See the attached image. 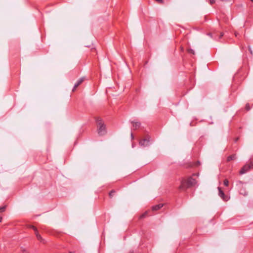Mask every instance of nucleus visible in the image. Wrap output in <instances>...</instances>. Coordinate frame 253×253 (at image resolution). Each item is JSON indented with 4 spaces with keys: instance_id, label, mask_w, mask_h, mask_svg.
Instances as JSON below:
<instances>
[{
    "instance_id": "f257e3e1",
    "label": "nucleus",
    "mask_w": 253,
    "mask_h": 253,
    "mask_svg": "<svg viewBox=\"0 0 253 253\" xmlns=\"http://www.w3.org/2000/svg\"><path fill=\"white\" fill-rule=\"evenodd\" d=\"M199 174H193L192 176L187 177H183L181 180V183L179 186V189L185 190L188 188L194 186L197 184V180L193 178V176H198Z\"/></svg>"
},
{
    "instance_id": "f03ea898",
    "label": "nucleus",
    "mask_w": 253,
    "mask_h": 253,
    "mask_svg": "<svg viewBox=\"0 0 253 253\" xmlns=\"http://www.w3.org/2000/svg\"><path fill=\"white\" fill-rule=\"evenodd\" d=\"M97 127V132L99 135H102L106 133V125L100 117L95 118Z\"/></svg>"
},
{
    "instance_id": "7ed1b4c3",
    "label": "nucleus",
    "mask_w": 253,
    "mask_h": 253,
    "mask_svg": "<svg viewBox=\"0 0 253 253\" xmlns=\"http://www.w3.org/2000/svg\"><path fill=\"white\" fill-rule=\"evenodd\" d=\"M253 169V161L252 160L249 161V162L245 164L240 169L239 171V174L242 175L243 174L248 171H249L250 169Z\"/></svg>"
},
{
    "instance_id": "20e7f679",
    "label": "nucleus",
    "mask_w": 253,
    "mask_h": 253,
    "mask_svg": "<svg viewBox=\"0 0 253 253\" xmlns=\"http://www.w3.org/2000/svg\"><path fill=\"white\" fill-rule=\"evenodd\" d=\"M150 136L148 134L145 135V137L139 141V144L141 146L146 147L150 145Z\"/></svg>"
},
{
    "instance_id": "39448f33",
    "label": "nucleus",
    "mask_w": 253,
    "mask_h": 253,
    "mask_svg": "<svg viewBox=\"0 0 253 253\" xmlns=\"http://www.w3.org/2000/svg\"><path fill=\"white\" fill-rule=\"evenodd\" d=\"M218 195L219 196L225 201H227L229 200L228 196L226 195L224 192L222 190L221 188L219 187H218Z\"/></svg>"
},
{
    "instance_id": "423d86ee",
    "label": "nucleus",
    "mask_w": 253,
    "mask_h": 253,
    "mask_svg": "<svg viewBox=\"0 0 253 253\" xmlns=\"http://www.w3.org/2000/svg\"><path fill=\"white\" fill-rule=\"evenodd\" d=\"M85 78L84 77H82L79 79L77 83L75 84L74 87L72 89L73 91H75L76 89V88L80 85L84 81Z\"/></svg>"
},
{
    "instance_id": "0eeeda50",
    "label": "nucleus",
    "mask_w": 253,
    "mask_h": 253,
    "mask_svg": "<svg viewBox=\"0 0 253 253\" xmlns=\"http://www.w3.org/2000/svg\"><path fill=\"white\" fill-rule=\"evenodd\" d=\"M131 123L132 125L133 129L136 130L138 129L141 126V123L139 122L132 121Z\"/></svg>"
},
{
    "instance_id": "6e6552de",
    "label": "nucleus",
    "mask_w": 253,
    "mask_h": 253,
    "mask_svg": "<svg viewBox=\"0 0 253 253\" xmlns=\"http://www.w3.org/2000/svg\"><path fill=\"white\" fill-rule=\"evenodd\" d=\"M163 207V204H159L158 205L154 206L152 207V210L153 211H158Z\"/></svg>"
},
{
    "instance_id": "1a4fd4ad",
    "label": "nucleus",
    "mask_w": 253,
    "mask_h": 253,
    "mask_svg": "<svg viewBox=\"0 0 253 253\" xmlns=\"http://www.w3.org/2000/svg\"><path fill=\"white\" fill-rule=\"evenodd\" d=\"M237 158L236 154H232L227 158V162H229L232 160H235Z\"/></svg>"
},
{
    "instance_id": "9d476101",
    "label": "nucleus",
    "mask_w": 253,
    "mask_h": 253,
    "mask_svg": "<svg viewBox=\"0 0 253 253\" xmlns=\"http://www.w3.org/2000/svg\"><path fill=\"white\" fill-rule=\"evenodd\" d=\"M35 235L36 236V237L37 239L40 241L41 242L44 243V240L42 239V236L39 234L38 231H37L35 232Z\"/></svg>"
},
{
    "instance_id": "9b49d317",
    "label": "nucleus",
    "mask_w": 253,
    "mask_h": 253,
    "mask_svg": "<svg viewBox=\"0 0 253 253\" xmlns=\"http://www.w3.org/2000/svg\"><path fill=\"white\" fill-rule=\"evenodd\" d=\"M200 165V162L199 161H197L196 162H192L189 164V166L190 167H197Z\"/></svg>"
},
{
    "instance_id": "f8f14e48",
    "label": "nucleus",
    "mask_w": 253,
    "mask_h": 253,
    "mask_svg": "<svg viewBox=\"0 0 253 253\" xmlns=\"http://www.w3.org/2000/svg\"><path fill=\"white\" fill-rule=\"evenodd\" d=\"M21 253H30V251L26 248L21 247L20 248Z\"/></svg>"
},
{
    "instance_id": "ddd939ff",
    "label": "nucleus",
    "mask_w": 253,
    "mask_h": 253,
    "mask_svg": "<svg viewBox=\"0 0 253 253\" xmlns=\"http://www.w3.org/2000/svg\"><path fill=\"white\" fill-rule=\"evenodd\" d=\"M28 228L32 229L33 230H34L35 231V232H36L37 231H38L37 227L32 225H28Z\"/></svg>"
},
{
    "instance_id": "4468645a",
    "label": "nucleus",
    "mask_w": 253,
    "mask_h": 253,
    "mask_svg": "<svg viewBox=\"0 0 253 253\" xmlns=\"http://www.w3.org/2000/svg\"><path fill=\"white\" fill-rule=\"evenodd\" d=\"M147 214H148V211H145V212H144L143 214H142L140 216L139 218L141 219V218H145V217H146L147 216Z\"/></svg>"
},
{
    "instance_id": "2eb2a0df",
    "label": "nucleus",
    "mask_w": 253,
    "mask_h": 253,
    "mask_svg": "<svg viewBox=\"0 0 253 253\" xmlns=\"http://www.w3.org/2000/svg\"><path fill=\"white\" fill-rule=\"evenodd\" d=\"M115 193V190H111L110 192V193H109V197L110 198H112L113 197Z\"/></svg>"
},
{
    "instance_id": "dca6fc26",
    "label": "nucleus",
    "mask_w": 253,
    "mask_h": 253,
    "mask_svg": "<svg viewBox=\"0 0 253 253\" xmlns=\"http://www.w3.org/2000/svg\"><path fill=\"white\" fill-rule=\"evenodd\" d=\"M187 52L190 53V54H192L193 55H194L195 54V51H194V50H193L192 49H191V48H189L187 49Z\"/></svg>"
},
{
    "instance_id": "f3484780",
    "label": "nucleus",
    "mask_w": 253,
    "mask_h": 253,
    "mask_svg": "<svg viewBox=\"0 0 253 253\" xmlns=\"http://www.w3.org/2000/svg\"><path fill=\"white\" fill-rule=\"evenodd\" d=\"M223 184L225 186H228L229 185V181L228 180V179H224L223 181Z\"/></svg>"
},
{
    "instance_id": "a211bd4d",
    "label": "nucleus",
    "mask_w": 253,
    "mask_h": 253,
    "mask_svg": "<svg viewBox=\"0 0 253 253\" xmlns=\"http://www.w3.org/2000/svg\"><path fill=\"white\" fill-rule=\"evenodd\" d=\"M245 109L247 111H249L251 109V107H250L249 103L246 104V105L245 106Z\"/></svg>"
},
{
    "instance_id": "6ab92c4d",
    "label": "nucleus",
    "mask_w": 253,
    "mask_h": 253,
    "mask_svg": "<svg viewBox=\"0 0 253 253\" xmlns=\"http://www.w3.org/2000/svg\"><path fill=\"white\" fill-rule=\"evenodd\" d=\"M5 209H6V206H5L0 207V212H4L5 211Z\"/></svg>"
},
{
    "instance_id": "aec40b11",
    "label": "nucleus",
    "mask_w": 253,
    "mask_h": 253,
    "mask_svg": "<svg viewBox=\"0 0 253 253\" xmlns=\"http://www.w3.org/2000/svg\"><path fill=\"white\" fill-rule=\"evenodd\" d=\"M158 3L163 4L164 3L163 0H155Z\"/></svg>"
},
{
    "instance_id": "412c9836",
    "label": "nucleus",
    "mask_w": 253,
    "mask_h": 253,
    "mask_svg": "<svg viewBox=\"0 0 253 253\" xmlns=\"http://www.w3.org/2000/svg\"><path fill=\"white\" fill-rule=\"evenodd\" d=\"M215 0H210V3L211 4H213L215 3Z\"/></svg>"
},
{
    "instance_id": "4be33fe9",
    "label": "nucleus",
    "mask_w": 253,
    "mask_h": 253,
    "mask_svg": "<svg viewBox=\"0 0 253 253\" xmlns=\"http://www.w3.org/2000/svg\"><path fill=\"white\" fill-rule=\"evenodd\" d=\"M223 36V33H220V36H219V38H221Z\"/></svg>"
},
{
    "instance_id": "5701e85b",
    "label": "nucleus",
    "mask_w": 253,
    "mask_h": 253,
    "mask_svg": "<svg viewBox=\"0 0 253 253\" xmlns=\"http://www.w3.org/2000/svg\"><path fill=\"white\" fill-rule=\"evenodd\" d=\"M131 137L132 139H133L134 137H133L132 133H131Z\"/></svg>"
},
{
    "instance_id": "b1692460",
    "label": "nucleus",
    "mask_w": 253,
    "mask_h": 253,
    "mask_svg": "<svg viewBox=\"0 0 253 253\" xmlns=\"http://www.w3.org/2000/svg\"><path fill=\"white\" fill-rule=\"evenodd\" d=\"M2 219V217H0V222H1Z\"/></svg>"
},
{
    "instance_id": "393cba45",
    "label": "nucleus",
    "mask_w": 253,
    "mask_h": 253,
    "mask_svg": "<svg viewBox=\"0 0 253 253\" xmlns=\"http://www.w3.org/2000/svg\"><path fill=\"white\" fill-rule=\"evenodd\" d=\"M235 36L237 37V35H238V34H237L236 32H235Z\"/></svg>"
},
{
    "instance_id": "a878e982",
    "label": "nucleus",
    "mask_w": 253,
    "mask_h": 253,
    "mask_svg": "<svg viewBox=\"0 0 253 253\" xmlns=\"http://www.w3.org/2000/svg\"><path fill=\"white\" fill-rule=\"evenodd\" d=\"M250 52H251V53H252V50H251L250 49Z\"/></svg>"
},
{
    "instance_id": "bb28decb",
    "label": "nucleus",
    "mask_w": 253,
    "mask_h": 253,
    "mask_svg": "<svg viewBox=\"0 0 253 253\" xmlns=\"http://www.w3.org/2000/svg\"><path fill=\"white\" fill-rule=\"evenodd\" d=\"M240 193L243 194V193H242L241 191H240Z\"/></svg>"
},
{
    "instance_id": "cd10ccee",
    "label": "nucleus",
    "mask_w": 253,
    "mask_h": 253,
    "mask_svg": "<svg viewBox=\"0 0 253 253\" xmlns=\"http://www.w3.org/2000/svg\"><path fill=\"white\" fill-rule=\"evenodd\" d=\"M238 138H236V141H237L238 140Z\"/></svg>"
},
{
    "instance_id": "c85d7f7f",
    "label": "nucleus",
    "mask_w": 253,
    "mask_h": 253,
    "mask_svg": "<svg viewBox=\"0 0 253 253\" xmlns=\"http://www.w3.org/2000/svg\"><path fill=\"white\" fill-rule=\"evenodd\" d=\"M253 2V0H251Z\"/></svg>"
}]
</instances>
